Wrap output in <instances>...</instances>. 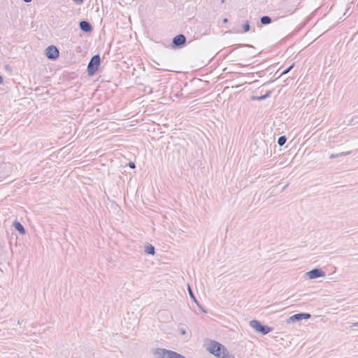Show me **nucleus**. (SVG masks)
<instances>
[{
    "label": "nucleus",
    "instance_id": "obj_1",
    "mask_svg": "<svg viewBox=\"0 0 358 358\" xmlns=\"http://www.w3.org/2000/svg\"><path fill=\"white\" fill-rule=\"evenodd\" d=\"M207 350L218 358H226L228 355V351L224 346L215 341H210Z\"/></svg>",
    "mask_w": 358,
    "mask_h": 358
},
{
    "label": "nucleus",
    "instance_id": "obj_2",
    "mask_svg": "<svg viewBox=\"0 0 358 358\" xmlns=\"http://www.w3.org/2000/svg\"><path fill=\"white\" fill-rule=\"evenodd\" d=\"M152 354L155 358H186L176 352L160 348L154 349Z\"/></svg>",
    "mask_w": 358,
    "mask_h": 358
},
{
    "label": "nucleus",
    "instance_id": "obj_3",
    "mask_svg": "<svg viewBox=\"0 0 358 358\" xmlns=\"http://www.w3.org/2000/svg\"><path fill=\"white\" fill-rule=\"evenodd\" d=\"M250 326L253 328L257 332L261 333L262 335H266L273 331V328L266 325H263L260 322L256 320H252L250 322Z\"/></svg>",
    "mask_w": 358,
    "mask_h": 358
},
{
    "label": "nucleus",
    "instance_id": "obj_4",
    "mask_svg": "<svg viewBox=\"0 0 358 358\" xmlns=\"http://www.w3.org/2000/svg\"><path fill=\"white\" fill-rule=\"evenodd\" d=\"M101 59L99 55H94L90 60L87 64V73L90 76H93L99 69L100 65Z\"/></svg>",
    "mask_w": 358,
    "mask_h": 358
},
{
    "label": "nucleus",
    "instance_id": "obj_5",
    "mask_svg": "<svg viewBox=\"0 0 358 358\" xmlns=\"http://www.w3.org/2000/svg\"><path fill=\"white\" fill-rule=\"evenodd\" d=\"M13 170V166L10 162L0 164V178H5L10 176Z\"/></svg>",
    "mask_w": 358,
    "mask_h": 358
},
{
    "label": "nucleus",
    "instance_id": "obj_6",
    "mask_svg": "<svg viewBox=\"0 0 358 358\" xmlns=\"http://www.w3.org/2000/svg\"><path fill=\"white\" fill-rule=\"evenodd\" d=\"M187 38L184 34H178L173 37L171 47L173 49L181 48L186 43Z\"/></svg>",
    "mask_w": 358,
    "mask_h": 358
},
{
    "label": "nucleus",
    "instance_id": "obj_7",
    "mask_svg": "<svg viewBox=\"0 0 358 358\" xmlns=\"http://www.w3.org/2000/svg\"><path fill=\"white\" fill-rule=\"evenodd\" d=\"M310 317H311V315L310 313H297V314H294V315L290 316L289 317H288L286 320V322H287V324H292V323H294L296 322H299L303 319H305V320L309 319V318H310Z\"/></svg>",
    "mask_w": 358,
    "mask_h": 358
},
{
    "label": "nucleus",
    "instance_id": "obj_8",
    "mask_svg": "<svg viewBox=\"0 0 358 358\" xmlns=\"http://www.w3.org/2000/svg\"><path fill=\"white\" fill-rule=\"evenodd\" d=\"M45 55L49 59L55 60L59 57V52L56 46L50 45L45 50Z\"/></svg>",
    "mask_w": 358,
    "mask_h": 358
},
{
    "label": "nucleus",
    "instance_id": "obj_9",
    "mask_svg": "<svg viewBox=\"0 0 358 358\" xmlns=\"http://www.w3.org/2000/svg\"><path fill=\"white\" fill-rule=\"evenodd\" d=\"M309 279H315L325 275V273L321 268H313L306 273Z\"/></svg>",
    "mask_w": 358,
    "mask_h": 358
},
{
    "label": "nucleus",
    "instance_id": "obj_10",
    "mask_svg": "<svg viewBox=\"0 0 358 358\" xmlns=\"http://www.w3.org/2000/svg\"><path fill=\"white\" fill-rule=\"evenodd\" d=\"M79 27L81 31L85 33H90L92 31V27L91 24L86 20H82L79 23Z\"/></svg>",
    "mask_w": 358,
    "mask_h": 358
},
{
    "label": "nucleus",
    "instance_id": "obj_11",
    "mask_svg": "<svg viewBox=\"0 0 358 358\" xmlns=\"http://www.w3.org/2000/svg\"><path fill=\"white\" fill-rule=\"evenodd\" d=\"M13 227L20 234H25V229L22 226V224L18 222V221H14L13 222Z\"/></svg>",
    "mask_w": 358,
    "mask_h": 358
},
{
    "label": "nucleus",
    "instance_id": "obj_12",
    "mask_svg": "<svg viewBox=\"0 0 358 358\" xmlns=\"http://www.w3.org/2000/svg\"><path fill=\"white\" fill-rule=\"evenodd\" d=\"M145 252L148 255H154L155 253V247L153 245H152L151 244L147 245L145 247Z\"/></svg>",
    "mask_w": 358,
    "mask_h": 358
},
{
    "label": "nucleus",
    "instance_id": "obj_13",
    "mask_svg": "<svg viewBox=\"0 0 358 358\" xmlns=\"http://www.w3.org/2000/svg\"><path fill=\"white\" fill-rule=\"evenodd\" d=\"M260 22H261L262 24L266 25V24L271 23L272 20L270 16L264 15V16L261 17Z\"/></svg>",
    "mask_w": 358,
    "mask_h": 358
},
{
    "label": "nucleus",
    "instance_id": "obj_14",
    "mask_svg": "<svg viewBox=\"0 0 358 358\" xmlns=\"http://www.w3.org/2000/svg\"><path fill=\"white\" fill-rule=\"evenodd\" d=\"M350 153H351V151H347V152H342L337 153V154H331L329 156V158L334 159V158L339 157H343V156L350 155Z\"/></svg>",
    "mask_w": 358,
    "mask_h": 358
},
{
    "label": "nucleus",
    "instance_id": "obj_15",
    "mask_svg": "<svg viewBox=\"0 0 358 358\" xmlns=\"http://www.w3.org/2000/svg\"><path fill=\"white\" fill-rule=\"evenodd\" d=\"M271 95V92H267L264 95H262V96H252V99L253 100H263V99H265L266 98H268V96H270Z\"/></svg>",
    "mask_w": 358,
    "mask_h": 358
},
{
    "label": "nucleus",
    "instance_id": "obj_16",
    "mask_svg": "<svg viewBox=\"0 0 358 358\" xmlns=\"http://www.w3.org/2000/svg\"><path fill=\"white\" fill-rule=\"evenodd\" d=\"M287 138L285 136H281L278 139V144L279 146H282L285 144Z\"/></svg>",
    "mask_w": 358,
    "mask_h": 358
},
{
    "label": "nucleus",
    "instance_id": "obj_17",
    "mask_svg": "<svg viewBox=\"0 0 358 358\" xmlns=\"http://www.w3.org/2000/svg\"><path fill=\"white\" fill-rule=\"evenodd\" d=\"M243 28V32H248L250 31V24L248 22V21H247L242 27Z\"/></svg>",
    "mask_w": 358,
    "mask_h": 358
},
{
    "label": "nucleus",
    "instance_id": "obj_18",
    "mask_svg": "<svg viewBox=\"0 0 358 358\" xmlns=\"http://www.w3.org/2000/svg\"><path fill=\"white\" fill-rule=\"evenodd\" d=\"M188 292H189V296L191 297V299L195 302L197 303V301L196 299V297L194 296V294L192 290V289L190 288L189 286H188Z\"/></svg>",
    "mask_w": 358,
    "mask_h": 358
},
{
    "label": "nucleus",
    "instance_id": "obj_19",
    "mask_svg": "<svg viewBox=\"0 0 358 358\" xmlns=\"http://www.w3.org/2000/svg\"><path fill=\"white\" fill-rule=\"evenodd\" d=\"M294 66V64H292V65H290L287 69H286L285 70H284L282 72L280 76H282V75H285V74H287V73H289L291 71V69H292Z\"/></svg>",
    "mask_w": 358,
    "mask_h": 358
},
{
    "label": "nucleus",
    "instance_id": "obj_20",
    "mask_svg": "<svg viewBox=\"0 0 358 358\" xmlns=\"http://www.w3.org/2000/svg\"><path fill=\"white\" fill-rule=\"evenodd\" d=\"M351 122L352 124H355V123H357L358 122V116H355L352 118L351 120Z\"/></svg>",
    "mask_w": 358,
    "mask_h": 358
},
{
    "label": "nucleus",
    "instance_id": "obj_21",
    "mask_svg": "<svg viewBox=\"0 0 358 358\" xmlns=\"http://www.w3.org/2000/svg\"><path fill=\"white\" fill-rule=\"evenodd\" d=\"M179 331H180L181 335H185L187 334L186 330L185 329H183V328H180L179 329Z\"/></svg>",
    "mask_w": 358,
    "mask_h": 358
},
{
    "label": "nucleus",
    "instance_id": "obj_22",
    "mask_svg": "<svg viewBox=\"0 0 358 358\" xmlns=\"http://www.w3.org/2000/svg\"><path fill=\"white\" fill-rule=\"evenodd\" d=\"M129 166L130 168L134 169L135 167V164L134 162H131L129 163Z\"/></svg>",
    "mask_w": 358,
    "mask_h": 358
},
{
    "label": "nucleus",
    "instance_id": "obj_23",
    "mask_svg": "<svg viewBox=\"0 0 358 358\" xmlns=\"http://www.w3.org/2000/svg\"><path fill=\"white\" fill-rule=\"evenodd\" d=\"M73 1L78 4H80L83 2V0H73Z\"/></svg>",
    "mask_w": 358,
    "mask_h": 358
},
{
    "label": "nucleus",
    "instance_id": "obj_24",
    "mask_svg": "<svg viewBox=\"0 0 358 358\" xmlns=\"http://www.w3.org/2000/svg\"><path fill=\"white\" fill-rule=\"evenodd\" d=\"M358 327V322H355V323H352V324L351 325V327Z\"/></svg>",
    "mask_w": 358,
    "mask_h": 358
},
{
    "label": "nucleus",
    "instance_id": "obj_25",
    "mask_svg": "<svg viewBox=\"0 0 358 358\" xmlns=\"http://www.w3.org/2000/svg\"><path fill=\"white\" fill-rule=\"evenodd\" d=\"M227 22H228V20H227V18H224V19L223 20V22H224V23H227Z\"/></svg>",
    "mask_w": 358,
    "mask_h": 358
},
{
    "label": "nucleus",
    "instance_id": "obj_26",
    "mask_svg": "<svg viewBox=\"0 0 358 358\" xmlns=\"http://www.w3.org/2000/svg\"><path fill=\"white\" fill-rule=\"evenodd\" d=\"M24 2L26 3H29L31 2L32 0H23Z\"/></svg>",
    "mask_w": 358,
    "mask_h": 358
},
{
    "label": "nucleus",
    "instance_id": "obj_27",
    "mask_svg": "<svg viewBox=\"0 0 358 358\" xmlns=\"http://www.w3.org/2000/svg\"><path fill=\"white\" fill-rule=\"evenodd\" d=\"M3 83V78L2 77L0 76V84H1Z\"/></svg>",
    "mask_w": 358,
    "mask_h": 358
},
{
    "label": "nucleus",
    "instance_id": "obj_28",
    "mask_svg": "<svg viewBox=\"0 0 358 358\" xmlns=\"http://www.w3.org/2000/svg\"><path fill=\"white\" fill-rule=\"evenodd\" d=\"M288 185H286L285 186H284V187L282 188V189H285L287 187Z\"/></svg>",
    "mask_w": 358,
    "mask_h": 358
},
{
    "label": "nucleus",
    "instance_id": "obj_29",
    "mask_svg": "<svg viewBox=\"0 0 358 358\" xmlns=\"http://www.w3.org/2000/svg\"><path fill=\"white\" fill-rule=\"evenodd\" d=\"M234 358V357H233Z\"/></svg>",
    "mask_w": 358,
    "mask_h": 358
},
{
    "label": "nucleus",
    "instance_id": "obj_30",
    "mask_svg": "<svg viewBox=\"0 0 358 358\" xmlns=\"http://www.w3.org/2000/svg\"><path fill=\"white\" fill-rule=\"evenodd\" d=\"M234 358V357H233Z\"/></svg>",
    "mask_w": 358,
    "mask_h": 358
}]
</instances>
